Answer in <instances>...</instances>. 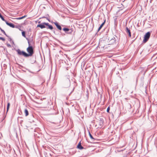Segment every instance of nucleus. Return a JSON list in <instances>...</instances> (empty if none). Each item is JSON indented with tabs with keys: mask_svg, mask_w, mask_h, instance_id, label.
<instances>
[{
	"mask_svg": "<svg viewBox=\"0 0 157 157\" xmlns=\"http://www.w3.org/2000/svg\"><path fill=\"white\" fill-rule=\"evenodd\" d=\"M26 17H27V15H24V16H22L21 17L16 18L15 19H17V20H21V19L24 18H25Z\"/></svg>",
	"mask_w": 157,
	"mask_h": 157,
	"instance_id": "2eb2a0df",
	"label": "nucleus"
},
{
	"mask_svg": "<svg viewBox=\"0 0 157 157\" xmlns=\"http://www.w3.org/2000/svg\"><path fill=\"white\" fill-rule=\"evenodd\" d=\"M5 22L7 25L9 26L10 27L12 28H15V26L13 24L11 23H9L6 21Z\"/></svg>",
	"mask_w": 157,
	"mask_h": 157,
	"instance_id": "9b49d317",
	"label": "nucleus"
},
{
	"mask_svg": "<svg viewBox=\"0 0 157 157\" xmlns=\"http://www.w3.org/2000/svg\"><path fill=\"white\" fill-rule=\"evenodd\" d=\"M77 147L80 150L84 148V147L81 145V143L80 141L79 142L78 144L77 145Z\"/></svg>",
	"mask_w": 157,
	"mask_h": 157,
	"instance_id": "f8f14e48",
	"label": "nucleus"
},
{
	"mask_svg": "<svg viewBox=\"0 0 157 157\" xmlns=\"http://www.w3.org/2000/svg\"><path fill=\"white\" fill-rule=\"evenodd\" d=\"M70 86V80L67 78L64 81L63 83V87L68 88Z\"/></svg>",
	"mask_w": 157,
	"mask_h": 157,
	"instance_id": "7ed1b4c3",
	"label": "nucleus"
},
{
	"mask_svg": "<svg viewBox=\"0 0 157 157\" xmlns=\"http://www.w3.org/2000/svg\"><path fill=\"white\" fill-rule=\"evenodd\" d=\"M46 23L44 22L41 24H38L37 25V27H39L41 29H42L43 28H45L46 27Z\"/></svg>",
	"mask_w": 157,
	"mask_h": 157,
	"instance_id": "0eeeda50",
	"label": "nucleus"
},
{
	"mask_svg": "<svg viewBox=\"0 0 157 157\" xmlns=\"http://www.w3.org/2000/svg\"><path fill=\"white\" fill-rule=\"evenodd\" d=\"M151 35V32H148L144 36V39L143 42L144 43L146 42L149 39Z\"/></svg>",
	"mask_w": 157,
	"mask_h": 157,
	"instance_id": "20e7f679",
	"label": "nucleus"
},
{
	"mask_svg": "<svg viewBox=\"0 0 157 157\" xmlns=\"http://www.w3.org/2000/svg\"><path fill=\"white\" fill-rule=\"evenodd\" d=\"M89 136L90 137V138L91 139H92V140H94V139L93 138V136H92V135H91V134L90 132L89 131Z\"/></svg>",
	"mask_w": 157,
	"mask_h": 157,
	"instance_id": "f3484780",
	"label": "nucleus"
},
{
	"mask_svg": "<svg viewBox=\"0 0 157 157\" xmlns=\"http://www.w3.org/2000/svg\"><path fill=\"white\" fill-rule=\"evenodd\" d=\"M28 53H27L28 57L31 56L34 54L33 48V46L31 44L29 45V47L26 49Z\"/></svg>",
	"mask_w": 157,
	"mask_h": 157,
	"instance_id": "f03ea898",
	"label": "nucleus"
},
{
	"mask_svg": "<svg viewBox=\"0 0 157 157\" xmlns=\"http://www.w3.org/2000/svg\"><path fill=\"white\" fill-rule=\"evenodd\" d=\"M105 23V20L103 22L102 24L100 25V27H99L98 29V32L102 28V27H103V25H104Z\"/></svg>",
	"mask_w": 157,
	"mask_h": 157,
	"instance_id": "ddd939ff",
	"label": "nucleus"
},
{
	"mask_svg": "<svg viewBox=\"0 0 157 157\" xmlns=\"http://www.w3.org/2000/svg\"><path fill=\"white\" fill-rule=\"evenodd\" d=\"M63 30L66 33L68 34H71L73 31L72 29H68L67 28H64L63 29Z\"/></svg>",
	"mask_w": 157,
	"mask_h": 157,
	"instance_id": "423d86ee",
	"label": "nucleus"
},
{
	"mask_svg": "<svg viewBox=\"0 0 157 157\" xmlns=\"http://www.w3.org/2000/svg\"><path fill=\"white\" fill-rule=\"evenodd\" d=\"M53 33L55 34H56V32L54 30H53Z\"/></svg>",
	"mask_w": 157,
	"mask_h": 157,
	"instance_id": "cd10ccee",
	"label": "nucleus"
},
{
	"mask_svg": "<svg viewBox=\"0 0 157 157\" xmlns=\"http://www.w3.org/2000/svg\"><path fill=\"white\" fill-rule=\"evenodd\" d=\"M26 38V40L28 41V42L29 45L31 44L30 43V42L29 41V39L27 38Z\"/></svg>",
	"mask_w": 157,
	"mask_h": 157,
	"instance_id": "5701e85b",
	"label": "nucleus"
},
{
	"mask_svg": "<svg viewBox=\"0 0 157 157\" xmlns=\"http://www.w3.org/2000/svg\"><path fill=\"white\" fill-rule=\"evenodd\" d=\"M2 33L7 37H9V36H8L6 33L5 31H3Z\"/></svg>",
	"mask_w": 157,
	"mask_h": 157,
	"instance_id": "412c9836",
	"label": "nucleus"
},
{
	"mask_svg": "<svg viewBox=\"0 0 157 157\" xmlns=\"http://www.w3.org/2000/svg\"><path fill=\"white\" fill-rule=\"evenodd\" d=\"M24 112L25 113V116H27L29 115V112L27 109H25V110Z\"/></svg>",
	"mask_w": 157,
	"mask_h": 157,
	"instance_id": "4468645a",
	"label": "nucleus"
},
{
	"mask_svg": "<svg viewBox=\"0 0 157 157\" xmlns=\"http://www.w3.org/2000/svg\"><path fill=\"white\" fill-rule=\"evenodd\" d=\"M10 103L9 102H8L7 103V111H8V110L9 107H10Z\"/></svg>",
	"mask_w": 157,
	"mask_h": 157,
	"instance_id": "a211bd4d",
	"label": "nucleus"
},
{
	"mask_svg": "<svg viewBox=\"0 0 157 157\" xmlns=\"http://www.w3.org/2000/svg\"><path fill=\"white\" fill-rule=\"evenodd\" d=\"M53 23L56 26L57 28L59 30H61L62 29L61 26L57 22H53Z\"/></svg>",
	"mask_w": 157,
	"mask_h": 157,
	"instance_id": "1a4fd4ad",
	"label": "nucleus"
},
{
	"mask_svg": "<svg viewBox=\"0 0 157 157\" xmlns=\"http://www.w3.org/2000/svg\"><path fill=\"white\" fill-rule=\"evenodd\" d=\"M125 31L126 33L128 34L129 37H131V33L130 29L128 28L127 27H126Z\"/></svg>",
	"mask_w": 157,
	"mask_h": 157,
	"instance_id": "9d476101",
	"label": "nucleus"
},
{
	"mask_svg": "<svg viewBox=\"0 0 157 157\" xmlns=\"http://www.w3.org/2000/svg\"><path fill=\"white\" fill-rule=\"evenodd\" d=\"M46 27L45 28H46L47 29H49L51 30H52L53 29V28L52 25H50L48 23H46Z\"/></svg>",
	"mask_w": 157,
	"mask_h": 157,
	"instance_id": "6e6552de",
	"label": "nucleus"
},
{
	"mask_svg": "<svg viewBox=\"0 0 157 157\" xmlns=\"http://www.w3.org/2000/svg\"><path fill=\"white\" fill-rule=\"evenodd\" d=\"M43 18H46L50 22V20L48 17H43Z\"/></svg>",
	"mask_w": 157,
	"mask_h": 157,
	"instance_id": "393cba45",
	"label": "nucleus"
},
{
	"mask_svg": "<svg viewBox=\"0 0 157 157\" xmlns=\"http://www.w3.org/2000/svg\"><path fill=\"white\" fill-rule=\"evenodd\" d=\"M0 30H1V31L2 32L3 31H4L0 27Z\"/></svg>",
	"mask_w": 157,
	"mask_h": 157,
	"instance_id": "bb28decb",
	"label": "nucleus"
},
{
	"mask_svg": "<svg viewBox=\"0 0 157 157\" xmlns=\"http://www.w3.org/2000/svg\"><path fill=\"white\" fill-rule=\"evenodd\" d=\"M53 21H52L51 22L52 23H53Z\"/></svg>",
	"mask_w": 157,
	"mask_h": 157,
	"instance_id": "c85d7f7f",
	"label": "nucleus"
},
{
	"mask_svg": "<svg viewBox=\"0 0 157 157\" xmlns=\"http://www.w3.org/2000/svg\"><path fill=\"white\" fill-rule=\"evenodd\" d=\"M120 36H117L116 35L110 36L108 37L109 44H116L118 42L120 39Z\"/></svg>",
	"mask_w": 157,
	"mask_h": 157,
	"instance_id": "f257e3e1",
	"label": "nucleus"
},
{
	"mask_svg": "<svg viewBox=\"0 0 157 157\" xmlns=\"http://www.w3.org/2000/svg\"><path fill=\"white\" fill-rule=\"evenodd\" d=\"M1 35V34H0V35Z\"/></svg>",
	"mask_w": 157,
	"mask_h": 157,
	"instance_id": "7c9ffc66",
	"label": "nucleus"
},
{
	"mask_svg": "<svg viewBox=\"0 0 157 157\" xmlns=\"http://www.w3.org/2000/svg\"><path fill=\"white\" fill-rule=\"evenodd\" d=\"M109 110H110V107H108L106 111L107 112L109 113Z\"/></svg>",
	"mask_w": 157,
	"mask_h": 157,
	"instance_id": "b1692460",
	"label": "nucleus"
},
{
	"mask_svg": "<svg viewBox=\"0 0 157 157\" xmlns=\"http://www.w3.org/2000/svg\"><path fill=\"white\" fill-rule=\"evenodd\" d=\"M0 40H2L3 41H4L5 40V39L2 37H0Z\"/></svg>",
	"mask_w": 157,
	"mask_h": 157,
	"instance_id": "4be33fe9",
	"label": "nucleus"
},
{
	"mask_svg": "<svg viewBox=\"0 0 157 157\" xmlns=\"http://www.w3.org/2000/svg\"><path fill=\"white\" fill-rule=\"evenodd\" d=\"M17 54L19 55H22L25 57H28L27 53L24 51H21L19 49H18L16 50Z\"/></svg>",
	"mask_w": 157,
	"mask_h": 157,
	"instance_id": "39448f33",
	"label": "nucleus"
},
{
	"mask_svg": "<svg viewBox=\"0 0 157 157\" xmlns=\"http://www.w3.org/2000/svg\"><path fill=\"white\" fill-rule=\"evenodd\" d=\"M7 46L9 48H10L11 47L10 44H7Z\"/></svg>",
	"mask_w": 157,
	"mask_h": 157,
	"instance_id": "a878e982",
	"label": "nucleus"
},
{
	"mask_svg": "<svg viewBox=\"0 0 157 157\" xmlns=\"http://www.w3.org/2000/svg\"><path fill=\"white\" fill-rule=\"evenodd\" d=\"M0 18H1L2 19V20L6 22V20L2 16V15H1V14L0 13Z\"/></svg>",
	"mask_w": 157,
	"mask_h": 157,
	"instance_id": "dca6fc26",
	"label": "nucleus"
},
{
	"mask_svg": "<svg viewBox=\"0 0 157 157\" xmlns=\"http://www.w3.org/2000/svg\"><path fill=\"white\" fill-rule=\"evenodd\" d=\"M40 21H39L38 23H40Z\"/></svg>",
	"mask_w": 157,
	"mask_h": 157,
	"instance_id": "c756f323",
	"label": "nucleus"
},
{
	"mask_svg": "<svg viewBox=\"0 0 157 157\" xmlns=\"http://www.w3.org/2000/svg\"><path fill=\"white\" fill-rule=\"evenodd\" d=\"M22 36L25 37H26V36L25 35V32L24 31H23L22 33Z\"/></svg>",
	"mask_w": 157,
	"mask_h": 157,
	"instance_id": "6ab92c4d",
	"label": "nucleus"
},
{
	"mask_svg": "<svg viewBox=\"0 0 157 157\" xmlns=\"http://www.w3.org/2000/svg\"><path fill=\"white\" fill-rule=\"evenodd\" d=\"M8 37L9 38V41L10 42L12 41V43L13 44H14V42L12 40V39L9 36V37Z\"/></svg>",
	"mask_w": 157,
	"mask_h": 157,
	"instance_id": "aec40b11",
	"label": "nucleus"
}]
</instances>
